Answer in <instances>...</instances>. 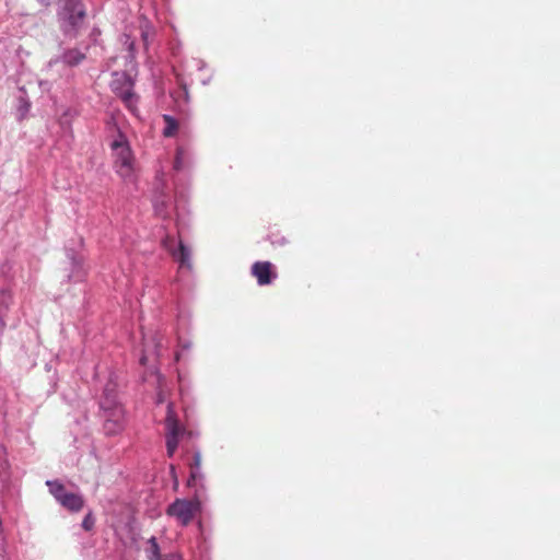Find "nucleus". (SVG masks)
Listing matches in <instances>:
<instances>
[{
  "instance_id": "1",
  "label": "nucleus",
  "mask_w": 560,
  "mask_h": 560,
  "mask_svg": "<svg viewBox=\"0 0 560 560\" xmlns=\"http://www.w3.org/2000/svg\"><path fill=\"white\" fill-rule=\"evenodd\" d=\"M110 149L113 152L114 168L116 173L125 182H135L137 162L126 136L119 132L112 141Z\"/></svg>"
},
{
  "instance_id": "11",
  "label": "nucleus",
  "mask_w": 560,
  "mask_h": 560,
  "mask_svg": "<svg viewBox=\"0 0 560 560\" xmlns=\"http://www.w3.org/2000/svg\"><path fill=\"white\" fill-rule=\"evenodd\" d=\"M94 523H95V520H94L92 513H88L85 515V517L83 518L82 527L85 530H91L93 528V526H94Z\"/></svg>"
},
{
  "instance_id": "9",
  "label": "nucleus",
  "mask_w": 560,
  "mask_h": 560,
  "mask_svg": "<svg viewBox=\"0 0 560 560\" xmlns=\"http://www.w3.org/2000/svg\"><path fill=\"white\" fill-rule=\"evenodd\" d=\"M121 40H122V44L127 47V50L129 51L130 58L133 59L135 58V54H136V50H135L136 38H135V36H132L130 33H125L121 36Z\"/></svg>"
},
{
  "instance_id": "3",
  "label": "nucleus",
  "mask_w": 560,
  "mask_h": 560,
  "mask_svg": "<svg viewBox=\"0 0 560 560\" xmlns=\"http://www.w3.org/2000/svg\"><path fill=\"white\" fill-rule=\"evenodd\" d=\"M105 397L101 402L105 412L104 430L107 434H116L124 429L125 411L121 406L116 404V394L114 388L108 386L104 390Z\"/></svg>"
},
{
  "instance_id": "5",
  "label": "nucleus",
  "mask_w": 560,
  "mask_h": 560,
  "mask_svg": "<svg viewBox=\"0 0 560 560\" xmlns=\"http://www.w3.org/2000/svg\"><path fill=\"white\" fill-rule=\"evenodd\" d=\"M46 485L49 488V492L65 509L71 512H79L82 510L84 500L81 495L68 492L65 486L57 480L47 481Z\"/></svg>"
},
{
  "instance_id": "7",
  "label": "nucleus",
  "mask_w": 560,
  "mask_h": 560,
  "mask_svg": "<svg viewBox=\"0 0 560 560\" xmlns=\"http://www.w3.org/2000/svg\"><path fill=\"white\" fill-rule=\"evenodd\" d=\"M85 58L84 54L77 49H70L65 52L63 60L69 66H77Z\"/></svg>"
},
{
  "instance_id": "4",
  "label": "nucleus",
  "mask_w": 560,
  "mask_h": 560,
  "mask_svg": "<svg viewBox=\"0 0 560 560\" xmlns=\"http://www.w3.org/2000/svg\"><path fill=\"white\" fill-rule=\"evenodd\" d=\"M113 92L124 102L126 107L131 112H137L138 96L133 93V80L127 73H115L112 81Z\"/></svg>"
},
{
  "instance_id": "16",
  "label": "nucleus",
  "mask_w": 560,
  "mask_h": 560,
  "mask_svg": "<svg viewBox=\"0 0 560 560\" xmlns=\"http://www.w3.org/2000/svg\"><path fill=\"white\" fill-rule=\"evenodd\" d=\"M170 471H171L172 475L175 474V465L174 464L170 465Z\"/></svg>"
},
{
  "instance_id": "10",
  "label": "nucleus",
  "mask_w": 560,
  "mask_h": 560,
  "mask_svg": "<svg viewBox=\"0 0 560 560\" xmlns=\"http://www.w3.org/2000/svg\"><path fill=\"white\" fill-rule=\"evenodd\" d=\"M9 467L10 465L5 456V450L2 445H0V477L8 472Z\"/></svg>"
},
{
  "instance_id": "8",
  "label": "nucleus",
  "mask_w": 560,
  "mask_h": 560,
  "mask_svg": "<svg viewBox=\"0 0 560 560\" xmlns=\"http://www.w3.org/2000/svg\"><path fill=\"white\" fill-rule=\"evenodd\" d=\"M165 127L163 129V136L164 137H172L175 135V118L171 115H163L162 116Z\"/></svg>"
},
{
  "instance_id": "17",
  "label": "nucleus",
  "mask_w": 560,
  "mask_h": 560,
  "mask_svg": "<svg viewBox=\"0 0 560 560\" xmlns=\"http://www.w3.org/2000/svg\"><path fill=\"white\" fill-rule=\"evenodd\" d=\"M145 361H147V358H145V357H142V358L140 359L141 364H145Z\"/></svg>"
},
{
  "instance_id": "6",
  "label": "nucleus",
  "mask_w": 560,
  "mask_h": 560,
  "mask_svg": "<svg viewBox=\"0 0 560 560\" xmlns=\"http://www.w3.org/2000/svg\"><path fill=\"white\" fill-rule=\"evenodd\" d=\"M166 425V446L168 456H173L175 452V417L173 416V405H167V416L165 418Z\"/></svg>"
},
{
  "instance_id": "18",
  "label": "nucleus",
  "mask_w": 560,
  "mask_h": 560,
  "mask_svg": "<svg viewBox=\"0 0 560 560\" xmlns=\"http://www.w3.org/2000/svg\"><path fill=\"white\" fill-rule=\"evenodd\" d=\"M168 250H170V254H171L172 256H174V255H175V250H174L173 248H170Z\"/></svg>"
},
{
  "instance_id": "14",
  "label": "nucleus",
  "mask_w": 560,
  "mask_h": 560,
  "mask_svg": "<svg viewBox=\"0 0 560 560\" xmlns=\"http://www.w3.org/2000/svg\"><path fill=\"white\" fill-rule=\"evenodd\" d=\"M163 402H164V396H163V394H162V393H159V394H158V400H156V404H158V405H161V404H163Z\"/></svg>"
},
{
  "instance_id": "12",
  "label": "nucleus",
  "mask_w": 560,
  "mask_h": 560,
  "mask_svg": "<svg viewBox=\"0 0 560 560\" xmlns=\"http://www.w3.org/2000/svg\"><path fill=\"white\" fill-rule=\"evenodd\" d=\"M140 36L142 38L144 47H147L148 46V39H149V32L145 31L142 25H141V30H140Z\"/></svg>"
},
{
  "instance_id": "13",
  "label": "nucleus",
  "mask_w": 560,
  "mask_h": 560,
  "mask_svg": "<svg viewBox=\"0 0 560 560\" xmlns=\"http://www.w3.org/2000/svg\"><path fill=\"white\" fill-rule=\"evenodd\" d=\"M167 514L173 516L175 515V512H176V509H175V502L171 503L168 506H167V510H166Z\"/></svg>"
},
{
  "instance_id": "2",
  "label": "nucleus",
  "mask_w": 560,
  "mask_h": 560,
  "mask_svg": "<svg viewBox=\"0 0 560 560\" xmlns=\"http://www.w3.org/2000/svg\"><path fill=\"white\" fill-rule=\"evenodd\" d=\"M84 19L85 9L80 0H61L58 23L66 36L75 37L84 23Z\"/></svg>"
},
{
  "instance_id": "19",
  "label": "nucleus",
  "mask_w": 560,
  "mask_h": 560,
  "mask_svg": "<svg viewBox=\"0 0 560 560\" xmlns=\"http://www.w3.org/2000/svg\"><path fill=\"white\" fill-rule=\"evenodd\" d=\"M4 326V323L2 322V319L0 318V330L3 328Z\"/></svg>"
},
{
  "instance_id": "15",
  "label": "nucleus",
  "mask_w": 560,
  "mask_h": 560,
  "mask_svg": "<svg viewBox=\"0 0 560 560\" xmlns=\"http://www.w3.org/2000/svg\"><path fill=\"white\" fill-rule=\"evenodd\" d=\"M43 5L47 7L50 3V0H38Z\"/></svg>"
}]
</instances>
